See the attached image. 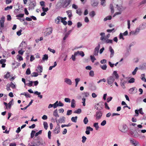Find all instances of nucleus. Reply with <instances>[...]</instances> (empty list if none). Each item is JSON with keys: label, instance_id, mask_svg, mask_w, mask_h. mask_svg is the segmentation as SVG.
Returning a JSON list of instances; mask_svg holds the SVG:
<instances>
[{"label": "nucleus", "instance_id": "obj_1", "mask_svg": "<svg viewBox=\"0 0 146 146\" xmlns=\"http://www.w3.org/2000/svg\"><path fill=\"white\" fill-rule=\"evenodd\" d=\"M5 17L4 16H2L0 20V23L1 24V28H0V33H2V30L3 29L4 26V22Z\"/></svg>", "mask_w": 146, "mask_h": 146}, {"label": "nucleus", "instance_id": "obj_2", "mask_svg": "<svg viewBox=\"0 0 146 146\" xmlns=\"http://www.w3.org/2000/svg\"><path fill=\"white\" fill-rule=\"evenodd\" d=\"M102 113L101 111H99L96 112L94 116L96 117V119L97 120L100 119L102 116Z\"/></svg>", "mask_w": 146, "mask_h": 146}, {"label": "nucleus", "instance_id": "obj_3", "mask_svg": "<svg viewBox=\"0 0 146 146\" xmlns=\"http://www.w3.org/2000/svg\"><path fill=\"white\" fill-rule=\"evenodd\" d=\"M107 80L108 83L109 85H111L115 80L114 76H110L107 78Z\"/></svg>", "mask_w": 146, "mask_h": 146}, {"label": "nucleus", "instance_id": "obj_4", "mask_svg": "<svg viewBox=\"0 0 146 146\" xmlns=\"http://www.w3.org/2000/svg\"><path fill=\"white\" fill-rule=\"evenodd\" d=\"M60 131V127L59 123L57 124V125L55 129L53 131V134H54L58 133Z\"/></svg>", "mask_w": 146, "mask_h": 146}, {"label": "nucleus", "instance_id": "obj_5", "mask_svg": "<svg viewBox=\"0 0 146 146\" xmlns=\"http://www.w3.org/2000/svg\"><path fill=\"white\" fill-rule=\"evenodd\" d=\"M35 143L36 146H39L40 144L43 145L44 144L42 139L40 138H37L36 141Z\"/></svg>", "mask_w": 146, "mask_h": 146}, {"label": "nucleus", "instance_id": "obj_6", "mask_svg": "<svg viewBox=\"0 0 146 146\" xmlns=\"http://www.w3.org/2000/svg\"><path fill=\"white\" fill-rule=\"evenodd\" d=\"M70 2V0H65L63 3L62 7L64 8L66 7L69 5Z\"/></svg>", "mask_w": 146, "mask_h": 146}, {"label": "nucleus", "instance_id": "obj_7", "mask_svg": "<svg viewBox=\"0 0 146 146\" xmlns=\"http://www.w3.org/2000/svg\"><path fill=\"white\" fill-rule=\"evenodd\" d=\"M36 5V3L35 2H31L29 5V7L28 8L29 10L33 9L34 7Z\"/></svg>", "mask_w": 146, "mask_h": 146}, {"label": "nucleus", "instance_id": "obj_8", "mask_svg": "<svg viewBox=\"0 0 146 146\" xmlns=\"http://www.w3.org/2000/svg\"><path fill=\"white\" fill-rule=\"evenodd\" d=\"M52 28L51 27L47 28L46 31L44 33L46 36L52 33Z\"/></svg>", "mask_w": 146, "mask_h": 146}, {"label": "nucleus", "instance_id": "obj_9", "mask_svg": "<svg viewBox=\"0 0 146 146\" xmlns=\"http://www.w3.org/2000/svg\"><path fill=\"white\" fill-rule=\"evenodd\" d=\"M100 45L99 44L98 46H96L94 50V54L95 56H97L98 55V53L100 48Z\"/></svg>", "mask_w": 146, "mask_h": 146}, {"label": "nucleus", "instance_id": "obj_10", "mask_svg": "<svg viewBox=\"0 0 146 146\" xmlns=\"http://www.w3.org/2000/svg\"><path fill=\"white\" fill-rule=\"evenodd\" d=\"M78 54L81 56L82 57H83L84 55V52L82 51H78L77 52H75L74 53L75 55H77Z\"/></svg>", "mask_w": 146, "mask_h": 146}, {"label": "nucleus", "instance_id": "obj_11", "mask_svg": "<svg viewBox=\"0 0 146 146\" xmlns=\"http://www.w3.org/2000/svg\"><path fill=\"white\" fill-rule=\"evenodd\" d=\"M43 70V68L42 66L38 65L36 69V71L38 72L41 73L42 72Z\"/></svg>", "mask_w": 146, "mask_h": 146}, {"label": "nucleus", "instance_id": "obj_12", "mask_svg": "<svg viewBox=\"0 0 146 146\" xmlns=\"http://www.w3.org/2000/svg\"><path fill=\"white\" fill-rule=\"evenodd\" d=\"M110 51L111 52L110 57H112L114 55V50L112 49V47L110 46L109 47Z\"/></svg>", "mask_w": 146, "mask_h": 146}, {"label": "nucleus", "instance_id": "obj_13", "mask_svg": "<svg viewBox=\"0 0 146 146\" xmlns=\"http://www.w3.org/2000/svg\"><path fill=\"white\" fill-rule=\"evenodd\" d=\"M64 81L67 84H68L69 85H71L72 84V82L71 80L69 79H68L67 78H66L65 79Z\"/></svg>", "mask_w": 146, "mask_h": 146}, {"label": "nucleus", "instance_id": "obj_14", "mask_svg": "<svg viewBox=\"0 0 146 146\" xmlns=\"http://www.w3.org/2000/svg\"><path fill=\"white\" fill-rule=\"evenodd\" d=\"M127 130V126L126 125H125L123 126L122 128L121 129V131L122 132L125 133L126 132Z\"/></svg>", "mask_w": 146, "mask_h": 146}, {"label": "nucleus", "instance_id": "obj_15", "mask_svg": "<svg viewBox=\"0 0 146 146\" xmlns=\"http://www.w3.org/2000/svg\"><path fill=\"white\" fill-rule=\"evenodd\" d=\"M60 20H61V17H58L55 20V22L57 24H59L60 23Z\"/></svg>", "mask_w": 146, "mask_h": 146}, {"label": "nucleus", "instance_id": "obj_16", "mask_svg": "<svg viewBox=\"0 0 146 146\" xmlns=\"http://www.w3.org/2000/svg\"><path fill=\"white\" fill-rule=\"evenodd\" d=\"M62 7V3L60 2L57 3L56 5V9H60Z\"/></svg>", "mask_w": 146, "mask_h": 146}, {"label": "nucleus", "instance_id": "obj_17", "mask_svg": "<svg viewBox=\"0 0 146 146\" xmlns=\"http://www.w3.org/2000/svg\"><path fill=\"white\" fill-rule=\"evenodd\" d=\"M53 115L56 117H59L58 113V110L57 109H56L54 111Z\"/></svg>", "mask_w": 146, "mask_h": 146}, {"label": "nucleus", "instance_id": "obj_18", "mask_svg": "<svg viewBox=\"0 0 146 146\" xmlns=\"http://www.w3.org/2000/svg\"><path fill=\"white\" fill-rule=\"evenodd\" d=\"M115 76L116 79H118L119 77L118 74L117 73V72L115 71H114L113 72L112 76Z\"/></svg>", "mask_w": 146, "mask_h": 146}, {"label": "nucleus", "instance_id": "obj_19", "mask_svg": "<svg viewBox=\"0 0 146 146\" xmlns=\"http://www.w3.org/2000/svg\"><path fill=\"white\" fill-rule=\"evenodd\" d=\"M66 12L67 13L68 17L70 19L72 16V11L71 10H68L66 11Z\"/></svg>", "mask_w": 146, "mask_h": 146}, {"label": "nucleus", "instance_id": "obj_20", "mask_svg": "<svg viewBox=\"0 0 146 146\" xmlns=\"http://www.w3.org/2000/svg\"><path fill=\"white\" fill-rule=\"evenodd\" d=\"M65 117H62L58 120L59 123H64L65 121Z\"/></svg>", "mask_w": 146, "mask_h": 146}, {"label": "nucleus", "instance_id": "obj_21", "mask_svg": "<svg viewBox=\"0 0 146 146\" xmlns=\"http://www.w3.org/2000/svg\"><path fill=\"white\" fill-rule=\"evenodd\" d=\"M75 101L74 99H72L71 101V107L72 108H74L75 107Z\"/></svg>", "mask_w": 146, "mask_h": 146}, {"label": "nucleus", "instance_id": "obj_22", "mask_svg": "<svg viewBox=\"0 0 146 146\" xmlns=\"http://www.w3.org/2000/svg\"><path fill=\"white\" fill-rule=\"evenodd\" d=\"M48 58V54H45L43 55V56L42 57V59L43 61L45 60H47Z\"/></svg>", "mask_w": 146, "mask_h": 146}, {"label": "nucleus", "instance_id": "obj_23", "mask_svg": "<svg viewBox=\"0 0 146 146\" xmlns=\"http://www.w3.org/2000/svg\"><path fill=\"white\" fill-rule=\"evenodd\" d=\"M96 15L95 12L94 11H92L89 13L90 16L92 17H93Z\"/></svg>", "mask_w": 146, "mask_h": 146}, {"label": "nucleus", "instance_id": "obj_24", "mask_svg": "<svg viewBox=\"0 0 146 146\" xmlns=\"http://www.w3.org/2000/svg\"><path fill=\"white\" fill-rule=\"evenodd\" d=\"M94 126L95 127L96 129V130H98L99 128V127L98 125V123H94Z\"/></svg>", "mask_w": 146, "mask_h": 146}, {"label": "nucleus", "instance_id": "obj_25", "mask_svg": "<svg viewBox=\"0 0 146 146\" xmlns=\"http://www.w3.org/2000/svg\"><path fill=\"white\" fill-rule=\"evenodd\" d=\"M76 13L79 15L80 16L81 15L82 13L81 9H78L76 10Z\"/></svg>", "mask_w": 146, "mask_h": 146}, {"label": "nucleus", "instance_id": "obj_26", "mask_svg": "<svg viewBox=\"0 0 146 146\" xmlns=\"http://www.w3.org/2000/svg\"><path fill=\"white\" fill-rule=\"evenodd\" d=\"M140 29L139 28H137L135 30V31H132L131 33H132L133 34H135L137 33H139V31Z\"/></svg>", "mask_w": 146, "mask_h": 146}, {"label": "nucleus", "instance_id": "obj_27", "mask_svg": "<svg viewBox=\"0 0 146 146\" xmlns=\"http://www.w3.org/2000/svg\"><path fill=\"white\" fill-rule=\"evenodd\" d=\"M77 118V116L72 117L71 119V120L72 121L76 123V122Z\"/></svg>", "mask_w": 146, "mask_h": 146}, {"label": "nucleus", "instance_id": "obj_28", "mask_svg": "<svg viewBox=\"0 0 146 146\" xmlns=\"http://www.w3.org/2000/svg\"><path fill=\"white\" fill-rule=\"evenodd\" d=\"M82 112V110L81 109H78L77 110L74 112V113L80 114Z\"/></svg>", "mask_w": 146, "mask_h": 146}, {"label": "nucleus", "instance_id": "obj_29", "mask_svg": "<svg viewBox=\"0 0 146 146\" xmlns=\"http://www.w3.org/2000/svg\"><path fill=\"white\" fill-rule=\"evenodd\" d=\"M112 18V17L111 16H108L105 17L104 19V21H106L108 20H110Z\"/></svg>", "mask_w": 146, "mask_h": 146}, {"label": "nucleus", "instance_id": "obj_30", "mask_svg": "<svg viewBox=\"0 0 146 146\" xmlns=\"http://www.w3.org/2000/svg\"><path fill=\"white\" fill-rule=\"evenodd\" d=\"M135 90V92H136L137 90V89L135 87H133L129 89V92L131 93H132Z\"/></svg>", "mask_w": 146, "mask_h": 146}, {"label": "nucleus", "instance_id": "obj_31", "mask_svg": "<svg viewBox=\"0 0 146 146\" xmlns=\"http://www.w3.org/2000/svg\"><path fill=\"white\" fill-rule=\"evenodd\" d=\"M43 125L44 129L46 130H47L48 127V124L46 122H44L43 123Z\"/></svg>", "mask_w": 146, "mask_h": 146}, {"label": "nucleus", "instance_id": "obj_32", "mask_svg": "<svg viewBox=\"0 0 146 146\" xmlns=\"http://www.w3.org/2000/svg\"><path fill=\"white\" fill-rule=\"evenodd\" d=\"M33 81H30L29 83L26 84L29 87H31L33 86Z\"/></svg>", "mask_w": 146, "mask_h": 146}, {"label": "nucleus", "instance_id": "obj_33", "mask_svg": "<svg viewBox=\"0 0 146 146\" xmlns=\"http://www.w3.org/2000/svg\"><path fill=\"white\" fill-rule=\"evenodd\" d=\"M98 3L97 1H94L93 3L92 4V5L93 7H95L98 6Z\"/></svg>", "mask_w": 146, "mask_h": 146}, {"label": "nucleus", "instance_id": "obj_34", "mask_svg": "<svg viewBox=\"0 0 146 146\" xmlns=\"http://www.w3.org/2000/svg\"><path fill=\"white\" fill-rule=\"evenodd\" d=\"M88 120L87 117H85L83 120L84 123L85 124H87L88 123Z\"/></svg>", "mask_w": 146, "mask_h": 146}, {"label": "nucleus", "instance_id": "obj_35", "mask_svg": "<svg viewBox=\"0 0 146 146\" xmlns=\"http://www.w3.org/2000/svg\"><path fill=\"white\" fill-rule=\"evenodd\" d=\"M27 146H36L35 143L34 142H32L31 143L28 144Z\"/></svg>", "mask_w": 146, "mask_h": 146}, {"label": "nucleus", "instance_id": "obj_36", "mask_svg": "<svg viewBox=\"0 0 146 146\" xmlns=\"http://www.w3.org/2000/svg\"><path fill=\"white\" fill-rule=\"evenodd\" d=\"M80 80V78H76L75 79V81L76 82V86H77V85L78 84Z\"/></svg>", "mask_w": 146, "mask_h": 146}, {"label": "nucleus", "instance_id": "obj_37", "mask_svg": "<svg viewBox=\"0 0 146 146\" xmlns=\"http://www.w3.org/2000/svg\"><path fill=\"white\" fill-rule=\"evenodd\" d=\"M135 79L133 78H131L129 81L128 82L130 83H133L135 82Z\"/></svg>", "mask_w": 146, "mask_h": 146}, {"label": "nucleus", "instance_id": "obj_38", "mask_svg": "<svg viewBox=\"0 0 146 146\" xmlns=\"http://www.w3.org/2000/svg\"><path fill=\"white\" fill-rule=\"evenodd\" d=\"M35 133L36 132L35 131L33 130L32 131L31 135V138H33L34 137V135Z\"/></svg>", "mask_w": 146, "mask_h": 146}, {"label": "nucleus", "instance_id": "obj_39", "mask_svg": "<svg viewBox=\"0 0 146 146\" xmlns=\"http://www.w3.org/2000/svg\"><path fill=\"white\" fill-rule=\"evenodd\" d=\"M90 58L92 62H94V61L96 59L94 56H92V55L90 56Z\"/></svg>", "mask_w": 146, "mask_h": 146}, {"label": "nucleus", "instance_id": "obj_40", "mask_svg": "<svg viewBox=\"0 0 146 146\" xmlns=\"http://www.w3.org/2000/svg\"><path fill=\"white\" fill-rule=\"evenodd\" d=\"M38 75V74L37 72H33L32 74V76L36 77Z\"/></svg>", "mask_w": 146, "mask_h": 146}, {"label": "nucleus", "instance_id": "obj_41", "mask_svg": "<svg viewBox=\"0 0 146 146\" xmlns=\"http://www.w3.org/2000/svg\"><path fill=\"white\" fill-rule=\"evenodd\" d=\"M10 76V73L9 72H7V73L5 75L4 77L5 78H8Z\"/></svg>", "mask_w": 146, "mask_h": 146}, {"label": "nucleus", "instance_id": "obj_42", "mask_svg": "<svg viewBox=\"0 0 146 146\" xmlns=\"http://www.w3.org/2000/svg\"><path fill=\"white\" fill-rule=\"evenodd\" d=\"M72 111L71 110H69L67 111L66 115H69L72 114Z\"/></svg>", "mask_w": 146, "mask_h": 146}, {"label": "nucleus", "instance_id": "obj_43", "mask_svg": "<svg viewBox=\"0 0 146 146\" xmlns=\"http://www.w3.org/2000/svg\"><path fill=\"white\" fill-rule=\"evenodd\" d=\"M24 14H19L17 15L16 16V17H17V18H22L23 17H24Z\"/></svg>", "mask_w": 146, "mask_h": 146}, {"label": "nucleus", "instance_id": "obj_44", "mask_svg": "<svg viewBox=\"0 0 146 146\" xmlns=\"http://www.w3.org/2000/svg\"><path fill=\"white\" fill-rule=\"evenodd\" d=\"M107 68V66L106 64H104L101 66V68L103 70H106Z\"/></svg>", "mask_w": 146, "mask_h": 146}, {"label": "nucleus", "instance_id": "obj_45", "mask_svg": "<svg viewBox=\"0 0 146 146\" xmlns=\"http://www.w3.org/2000/svg\"><path fill=\"white\" fill-rule=\"evenodd\" d=\"M9 85L12 88L14 89L15 88V86L12 82Z\"/></svg>", "mask_w": 146, "mask_h": 146}, {"label": "nucleus", "instance_id": "obj_46", "mask_svg": "<svg viewBox=\"0 0 146 146\" xmlns=\"http://www.w3.org/2000/svg\"><path fill=\"white\" fill-rule=\"evenodd\" d=\"M13 6H8L7 7H5V11H7V10H8L9 9H11L13 8Z\"/></svg>", "mask_w": 146, "mask_h": 146}, {"label": "nucleus", "instance_id": "obj_47", "mask_svg": "<svg viewBox=\"0 0 146 146\" xmlns=\"http://www.w3.org/2000/svg\"><path fill=\"white\" fill-rule=\"evenodd\" d=\"M42 10L44 12H47L48 10V7L44 8V7H43L42 8Z\"/></svg>", "mask_w": 146, "mask_h": 146}, {"label": "nucleus", "instance_id": "obj_48", "mask_svg": "<svg viewBox=\"0 0 146 146\" xmlns=\"http://www.w3.org/2000/svg\"><path fill=\"white\" fill-rule=\"evenodd\" d=\"M31 71L30 68H28L26 71V74L27 75H29L31 74Z\"/></svg>", "mask_w": 146, "mask_h": 146}, {"label": "nucleus", "instance_id": "obj_49", "mask_svg": "<svg viewBox=\"0 0 146 146\" xmlns=\"http://www.w3.org/2000/svg\"><path fill=\"white\" fill-rule=\"evenodd\" d=\"M42 133V130H40L38 132L35 133V136L36 137L38 136L39 134H41Z\"/></svg>", "mask_w": 146, "mask_h": 146}, {"label": "nucleus", "instance_id": "obj_50", "mask_svg": "<svg viewBox=\"0 0 146 146\" xmlns=\"http://www.w3.org/2000/svg\"><path fill=\"white\" fill-rule=\"evenodd\" d=\"M138 68L136 67L134 70L132 72V74L133 75H135L136 74V72L138 70Z\"/></svg>", "mask_w": 146, "mask_h": 146}, {"label": "nucleus", "instance_id": "obj_51", "mask_svg": "<svg viewBox=\"0 0 146 146\" xmlns=\"http://www.w3.org/2000/svg\"><path fill=\"white\" fill-rule=\"evenodd\" d=\"M125 82H121V85L123 89H124L125 88Z\"/></svg>", "mask_w": 146, "mask_h": 146}, {"label": "nucleus", "instance_id": "obj_52", "mask_svg": "<svg viewBox=\"0 0 146 146\" xmlns=\"http://www.w3.org/2000/svg\"><path fill=\"white\" fill-rule=\"evenodd\" d=\"M89 75L90 76L93 77L94 75V72L93 70H91L89 72Z\"/></svg>", "mask_w": 146, "mask_h": 146}, {"label": "nucleus", "instance_id": "obj_53", "mask_svg": "<svg viewBox=\"0 0 146 146\" xmlns=\"http://www.w3.org/2000/svg\"><path fill=\"white\" fill-rule=\"evenodd\" d=\"M106 42L107 43H112L113 42V40H112L107 39L106 40Z\"/></svg>", "mask_w": 146, "mask_h": 146}, {"label": "nucleus", "instance_id": "obj_54", "mask_svg": "<svg viewBox=\"0 0 146 146\" xmlns=\"http://www.w3.org/2000/svg\"><path fill=\"white\" fill-rule=\"evenodd\" d=\"M82 142L84 143L86 141V138L84 136H83L82 137Z\"/></svg>", "mask_w": 146, "mask_h": 146}, {"label": "nucleus", "instance_id": "obj_55", "mask_svg": "<svg viewBox=\"0 0 146 146\" xmlns=\"http://www.w3.org/2000/svg\"><path fill=\"white\" fill-rule=\"evenodd\" d=\"M7 141H8L7 140H6L3 141V145L5 146L8 145L9 143L7 142Z\"/></svg>", "mask_w": 146, "mask_h": 146}, {"label": "nucleus", "instance_id": "obj_56", "mask_svg": "<svg viewBox=\"0 0 146 146\" xmlns=\"http://www.w3.org/2000/svg\"><path fill=\"white\" fill-rule=\"evenodd\" d=\"M48 50H49V51L50 52H52L53 53H54L55 52V51L53 49H52L50 48H48Z\"/></svg>", "mask_w": 146, "mask_h": 146}, {"label": "nucleus", "instance_id": "obj_57", "mask_svg": "<svg viewBox=\"0 0 146 146\" xmlns=\"http://www.w3.org/2000/svg\"><path fill=\"white\" fill-rule=\"evenodd\" d=\"M17 56H18V57L17 58V59H18L19 61H20L23 60V58L21 56H19V55H17Z\"/></svg>", "mask_w": 146, "mask_h": 146}, {"label": "nucleus", "instance_id": "obj_58", "mask_svg": "<svg viewBox=\"0 0 146 146\" xmlns=\"http://www.w3.org/2000/svg\"><path fill=\"white\" fill-rule=\"evenodd\" d=\"M51 132L49 131L48 132V137L49 139H51Z\"/></svg>", "mask_w": 146, "mask_h": 146}, {"label": "nucleus", "instance_id": "obj_59", "mask_svg": "<svg viewBox=\"0 0 146 146\" xmlns=\"http://www.w3.org/2000/svg\"><path fill=\"white\" fill-rule=\"evenodd\" d=\"M106 120H104L103 121L102 123H101V125L102 126H104L106 125Z\"/></svg>", "mask_w": 146, "mask_h": 146}, {"label": "nucleus", "instance_id": "obj_60", "mask_svg": "<svg viewBox=\"0 0 146 146\" xmlns=\"http://www.w3.org/2000/svg\"><path fill=\"white\" fill-rule=\"evenodd\" d=\"M106 0H101V5L104 6H105V3Z\"/></svg>", "mask_w": 146, "mask_h": 146}, {"label": "nucleus", "instance_id": "obj_61", "mask_svg": "<svg viewBox=\"0 0 146 146\" xmlns=\"http://www.w3.org/2000/svg\"><path fill=\"white\" fill-rule=\"evenodd\" d=\"M61 22L64 25H66L67 24V22L65 20L61 19Z\"/></svg>", "mask_w": 146, "mask_h": 146}, {"label": "nucleus", "instance_id": "obj_62", "mask_svg": "<svg viewBox=\"0 0 146 146\" xmlns=\"http://www.w3.org/2000/svg\"><path fill=\"white\" fill-rule=\"evenodd\" d=\"M21 32H22V30L21 29H20V30L17 31V35L19 36H20L21 35Z\"/></svg>", "mask_w": 146, "mask_h": 146}, {"label": "nucleus", "instance_id": "obj_63", "mask_svg": "<svg viewBox=\"0 0 146 146\" xmlns=\"http://www.w3.org/2000/svg\"><path fill=\"white\" fill-rule=\"evenodd\" d=\"M6 62V60L5 59H1L0 60V63L2 64L5 63Z\"/></svg>", "mask_w": 146, "mask_h": 146}, {"label": "nucleus", "instance_id": "obj_64", "mask_svg": "<svg viewBox=\"0 0 146 146\" xmlns=\"http://www.w3.org/2000/svg\"><path fill=\"white\" fill-rule=\"evenodd\" d=\"M64 101L66 102H70V100L69 98H65L64 99Z\"/></svg>", "mask_w": 146, "mask_h": 146}]
</instances>
